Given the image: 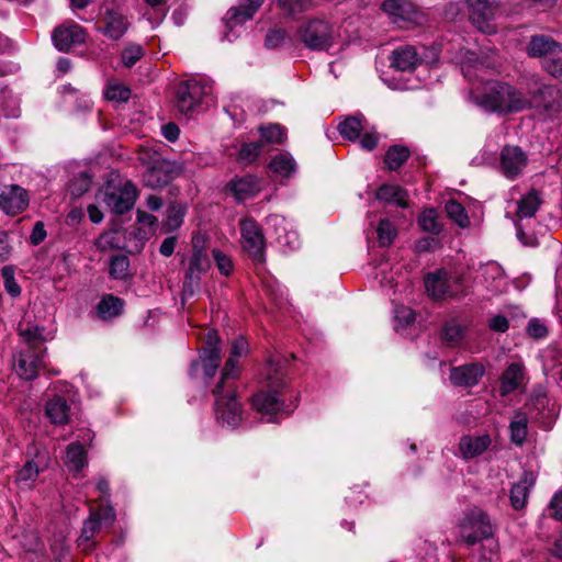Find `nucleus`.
<instances>
[{"label":"nucleus","instance_id":"nucleus-1","mask_svg":"<svg viewBox=\"0 0 562 562\" xmlns=\"http://www.w3.org/2000/svg\"><path fill=\"white\" fill-rule=\"evenodd\" d=\"M472 103L488 113L508 115L527 110L525 94L515 86L499 80H488L469 92Z\"/></svg>","mask_w":562,"mask_h":562},{"label":"nucleus","instance_id":"nucleus-2","mask_svg":"<svg viewBox=\"0 0 562 562\" xmlns=\"http://www.w3.org/2000/svg\"><path fill=\"white\" fill-rule=\"evenodd\" d=\"M240 376V369L234 362L226 361L215 386L212 390L214 396V415L216 422L229 428H236L243 420V405L237 394L236 382Z\"/></svg>","mask_w":562,"mask_h":562},{"label":"nucleus","instance_id":"nucleus-3","mask_svg":"<svg viewBox=\"0 0 562 562\" xmlns=\"http://www.w3.org/2000/svg\"><path fill=\"white\" fill-rule=\"evenodd\" d=\"M284 378V368L279 362L269 361L266 373V386L251 397L252 409L261 415L269 416V422H274L273 417L279 413L291 414L297 406L299 396H295L292 408L285 404L288 383Z\"/></svg>","mask_w":562,"mask_h":562},{"label":"nucleus","instance_id":"nucleus-4","mask_svg":"<svg viewBox=\"0 0 562 562\" xmlns=\"http://www.w3.org/2000/svg\"><path fill=\"white\" fill-rule=\"evenodd\" d=\"M138 160L146 168L143 173V183L150 189L169 186L183 173V167L177 161L165 159L159 153L142 148Z\"/></svg>","mask_w":562,"mask_h":562},{"label":"nucleus","instance_id":"nucleus-5","mask_svg":"<svg viewBox=\"0 0 562 562\" xmlns=\"http://www.w3.org/2000/svg\"><path fill=\"white\" fill-rule=\"evenodd\" d=\"M525 100L529 103L527 110L535 108L550 119H558L562 113V89L538 77H531L527 82Z\"/></svg>","mask_w":562,"mask_h":562},{"label":"nucleus","instance_id":"nucleus-6","mask_svg":"<svg viewBox=\"0 0 562 562\" xmlns=\"http://www.w3.org/2000/svg\"><path fill=\"white\" fill-rule=\"evenodd\" d=\"M192 251L183 273L182 297L193 296L200 288L202 274L211 268L206 252L205 240L202 236L192 237Z\"/></svg>","mask_w":562,"mask_h":562},{"label":"nucleus","instance_id":"nucleus-7","mask_svg":"<svg viewBox=\"0 0 562 562\" xmlns=\"http://www.w3.org/2000/svg\"><path fill=\"white\" fill-rule=\"evenodd\" d=\"M460 540L468 547L493 536V525L488 515L481 508L473 507L464 512L458 524Z\"/></svg>","mask_w":562,"mask_h":562},{"label":"nucleus","instance_id":"nucleus-8","mask_svg":"<svg viewBox=\"0 0 562 562\" xmlns=\"http://www.w3.org/2000/svg\"><path fill=\"white\" fill-rule=\"evenodd\" d=\"M203 340L204 346L200 350V360L191 362L189 374L194 376L201 366L204 376L211 379L215 375L221 362V338L215 329H209L204 334Z\"/></svg>","mask_w":562,"mask_h":562},{"label":"nucleus","instance_id":"nucleus-9","mask_svg":"<svg viewBox=\"0 0 562 562\" xmlns=\"http://www.w3.org/2000/svg\"><path fill=\"white\" fill-rule=\"evenodd\" d=\"M299 34L305 47L312 50H328L335 44L333 26L321 19L310 20L300 27Z\"/></svg>","mask_w":562,"mask_h":562},{"label":"nucleus","instance_id":"nucleus-10","mask_svg":"<svg viewBox=\"0 0 562 562\" xmlns=\"http://www.w3.org/2000/svg\"><path fill=\"white\" fill-rule=\"evenodd\" d=\"M460 277H451L443 269L428 273L425 278L426 292L432 300L452 299L462 295L463 291L460 289Z\"/></svg>","mask_w":562,"mask_h":562},{"label":"nucleus","instance_id":"nucleus-11","mask_svg":"<svg viewBox=\"0 0 562 562\" xmlns=\"http://www.w3.org/2000/svg\"><path fill=\"white\" fill-rule=\"evenodd\" d=\"M138 191L132 181L122 186L108 184L102 193V201L111 212L122 215L133 209Z\"/></svg>","mask_w":562,"mask_h":562},{"label":"nucleus","instance_id":"nucleus-12","mask_svg":"<svg viewBox=\"0 0 562 562\" xmlns=\"http://www.w3.org/2000/svg\"><path fill=\"white\" fill-rule=\"evenodd\" d=\"M114 519L115 513L112 507L90 512L89 517L83 521L77 540L78 547L85 553H90L97 547L95 537L101 531L102 520L112 524Z\"/></svg>","mask_w":562,"mask_h":562},{"label":"nucleus","instance_id":"nucleus-13","mask_svg":"<svg viewBox=\"0 0 562 562\" xmlns=\"http://www.w3.org/2000/svg\"><path fill=\"white\" fill-rule=\"evenodd\" d=\"M210 87L195 80L181 82L176 91V106L182 114H188L209 94Z\"/></svg>","mask_w":562,"mask_h":562},{"label":"nucleus","instance_id":"nucleus-14","mask_svg":"<svg viewBox=\"0 0 562 562\" xmlns=\"http://www.w3.org/2000/svg\"><path fill=\"white\" fill-rule=\"evenodd\" d=\"M243 248L252 261L262 263L265 261V237L261 228L252 218L240 222Z\"/></svg>","mask_w":562,"mask_h":562},{"label":"nucleus","instance_id":"nucleus-15","mask_svg":"<svg viewBox=\"0 0 562 562\" xmlns=\"http://www.w3.org/2000/svg\"><path fill=\"white\" fill-rule=\"evenodd\" d=\"M527 165L528 156L519 146L506 145L502 148L498 169L505 178L509 180L518 178Z\"/></svg>","mask_w":562,"mask_h":562},{"label":"nucleus","instance_id":"nucleus-16","mask_svg":"<svg viewBox=\"0 0 562 562\" xmlns=\"http://www.w3.org/2000/svg\"><path fill=\"white\" fill-rule=\"evenodd\" d=\"M55 47L60 52H68L74 46L86 41L85 29L76 23L58 25L52 35Z\"/></svg>","mask_w":562,"mask_h":562},{"label":"nucleus","instance_id":"nucleus-17","mask_svg":"<svg viewBox=\"0 0 562 562\" xmlns=\"http://www.w3.org/2000/svg\"><path fill=\"white\" fill-rule=\"evenodd\" d=\"M45 355L32 350H20L14 356V368L18 375L26 381L35 380L38 376V370L44 364Z\"/></svg>","mask_w":562,"mask_h":562},{"label":"nucleus","instance_id":"nucleus-18","mask_svg":"<svg viewBox=\"0 0 562 562\" xmlns=\"http://www.w3.org/2000/svg\"><path fill=\"white\" fill-rule=\"evenodd\" d=\"M29 194L18 184L5 187L0 193V207L8 215L22 213L29 206Z\"/></svg>","mask_w":562,"mask_h":562},{"label":"nucleus","instance_id":"nucleus-19","mask_svg":"<svg viewBox=\"0 0 562 562\" xmlns=\"http://www.w3.org/2000/svg\"><path fill=\"white\" fill-rule=\"evenodd\" d=\"M526 52L531 58H540L541 60H544L551 56L561 54L562 43L544 34L533 35L528 42Z\"/></svg>","mask_w":562,"mask_h":562},{"label":"nucleus","instance_id":"nucleus-20","mask_svg":"<svg viewBox=\"0 0 562 562\" xmlns=\"http://www.w3.org/2000/svg\"><path fill=\"white\" fill-rule=\"evenodd\" d=\"M485 369L479 363H467L453 367L450 370L449 380L456 386L472 387L479 383L484 375Z\"/></svg>","mask_w":562,"mask_h":562},{"label":"nucleus","instance_id":"nucleus-21","mask_svg":"<svg viewBox=\"0 0 562 562\" xmlns=\"http://www.w3.org/2000/svg\"><path fill=\"white\" fill-rule=\"evenodd\" d=\"M536 477L532 472L525 471L519 480L513 484L509 493L510 505L516 510L526 507L530 488L535 485Z\"/></svg>","mask_w":562,"mask_h":562},{"label":"nucleus","instance_id":"nucleus-22","mask_svg":"<svg viewBox=\"0 0 562 562\" xmlns=\"http://www.w3.org/2000/svg\"><path fill=\"white\" fill-rule=\"evenodd\" d=\"M102 22L103 34L112 41L120 40L130 25L126 16L115 9H106Z\"/></svg>","mask_w":562,"mask_h":562},{"label":"nucleus","instance_id":"nucleus-23","mask_svg":"<svg viewBox=\"0 0 562 562\" xmlns=\"http://www.w3.org/2000/svg\"><path fill=\"white\" fill-rule=\"evenodd\" d=\"M492 445V439L488 434L481 436L464 435L460 438L459 450L461 456L469 460L474 459L484 453Z\"/></svg>","mask_w":562,"mask_h":562},{"label":"nucleus","instance_id":"nucleus-24","mask_svg":"<svg viewBox=\"0 0 562 562\" xmlns=\"http://www.w3.org/2000/svg\"><path fill=\"white\" fill-rule=\"evenodd\" d=\"M45 414L54 425H67L70 417V405L66 397L55 395L45 406Z\"/></svg>","mask_w":562,"mask_h":562},{"label":"nucleus","instance_id":"nucleus-25","mask_svg":"<svg viewBox=\"0 0 562 562\" xmlns=\"http://www.w3.org/2000/svg\"><path fill=\"white\" fill-rule=\"evenodd\" d=\"M420 63L422 59L419 58L417 50L414 46L406 45L397 49H394L392 53L391 65L392 67L400 71H412Z\"/></svg>","mask_w":562,"mask_h":562},{"label":"nucleus","instance_id":"nucleus-26","mask_svg":"<svg viewBox=\"0 0 562 562\" xmlns=\"http://www.w3.org/2000/svg\"><path fill=\"white\" fill-rule=\"evenodd\" d=\"M263 0H243L234 8H231L227 13V23L231 26L243 24L246 21L252 19L254 14L262 5Z\"/></svg>","mask_w":562,"mask_h":562},{"label":"nucleus","instance_id":"nucleus-27","mask_svg":"<svg viewBox=\"0 0 562 562\" xmlns=\"http://www.w3.org/2000/svg\"><path fill=\"white\" fill-rule=\"evenodd\" d=\"M227 187L239 201L255 196L260 191L258 178L251 175L233 179Z\"/></svg>","mask_w":562,"mask_h":562},{"label":"nucleus","instance_id":"nucleus-28","mask_svg":"<svg viewBox=\"0 0 562 562\" xmlns=\"http://www.w3.org/2000/svg\"><path fill=\"white\" fill-rule=\"evenodd\" d=\"M125 302L113 294H104L97 304V314L103 321H110L123 313Z\"/></svg>","mask_w":562,"mask_h":562},{"label":"nucleus","instance_id":"nucleus-29","mask_svg":"<svg viewBox=\"0 0 562 562\" xmlns=\"http://www.w3.org/2000/svg\"><path fill=\"white\" fill-rule=\"evenodd\" d=\"M375 198L379 201H383L386 203H395L396 205H398L400 207H403V209L408 206L407 191L398 186H391V184L381 186L375 193Z\"/></svg>","mask_w":562,"mask_h":562},{"label":"nucleus","instance_id":"nucleus-30","mask_svg":"<svg viewBox=\"0 0 562 562\" xmlns=\"http://www.w3.org/2000/svg\"><path fill=\"white\" fill-rule=\"evenodd\" d=\"M470 7V18L477 25L493 19L495 0H467Z\"/></svg>","mask_w":562,"mask_h":562},{"label":"nucleus","instance_id":"nucleus-31","mask_svg":"<svg viewBox=\"0 0 562 562\" xmlns=\"http://www.w3.org/2000/svg\"><path fill=\"white\" fill-rule=\"evenodd\" d=\"M528 435V416L521 411H516L513 420L509 424V438L510 441L522 447L526 442Z\"/></svg>","mask_w":562,"mask_h":562},{"label":"nucleus","instance_id":"nucleus-32","mask_svg":"<svg viewBox=\"0 0 562 562\" xmlns=\"http://www.w3.org/2000/svg\"><path fill=\"white\" fill-rule=\"evenodd\" d=\"M524 368L519 363H510L501 378V395H507L514 392L522 379Z\"/></svg>","mask_w":562,"mask_h":562},{"label":"nucleus","instance_id":"nucleus-33","mask_svg":"<svg viewBox=\"0 0 562 562\" xmlns=\"http://www.w3.org/2000/svg\"><path fill=\"white\" fill-rule=\"evenodd\" d=\"M44 328L38 326L27 327L25 329H20L19 334L23 338V341L26 346L25 350H32L46 353L47 349L44 346L45 338L43 336Z\"/></svg>","mask_w":562,"mask_h":562},{"label":"nucleus","instance_id":"nucleus-34","mask_svg":"<svg viewBox=\"0 0 562 562\" xmlns=\"http://www.w3.org/2000/svg\"><path fill=\"white\" fill-rule=\"evenodd\" d=\"M541 201L539 194L535 189H532L517 202L516 215L519 218L532 217L537 213Z\"/></svg>","mask_w":562,"mask_h":562},{"label":"nucleus","instance_id":"nucleus-35","mask_svg":"<svg viewBox=\"0 0 562 562\" xmlns=\"http://www.w3.org/2000/svg\"><path fill=\"white\" fill-rule=\"evenodd\" d=\"M411 151L402 145H392L385 153L384 162L389 170H397L409 158Z\"/></svg>","mask_w":562,"mask_h":562},{"label":"nucleus","instance_id":"nucleus-36","mask_svg":"<svg viewBox=\"0 0 562 562\" xmlns=\"http://www.w3.org/2000/svg\"><path fill=\"white\" fill-rule=\"evenodd\" d=\"M86 449L80 442H72L66 451V463L70 470L79 472L86 465Z\"/></svg>","mask_w":562,"mask_h":562},{"label":"nucleus","instance_id":"nucleus-37","mask_svg":"<svg viewBox=\"0 0 562 562\" xmlns=\"http://www.w3.org/2000/svg\"><path fill=\"white\" fill-rule=\"evenodd\" d=\"M381 10L390 16L405 20L413 12V5L405 0H384Z\"/></svg>","mask_w":562,"mask_h":562},{"label":"nucleus","instance_id":"nucleus-38","mask_svg":"<svg viewBox=\"0 0 562 562\" xmlns=\"http://www.w3.org/2000/svg\"><path fill=\"white\" fill-rule=\"evenodd\" d=\"M186 213L187 206L183 203L178 201L170 202L166 211L167 218L165 222L168 231L178 229L183 223Z\"/></svg>","mask_w":562,"mask_h":562},{"label":"nucleus","instance_id":"nucleus-39","mask_svg":"<svg viewBox=\"0 0 562 562\" xmlns=\"http://www.w3.org/2000/svg\"><path fill=\"white\" fill-rule=\"evenodd\" d=\"M262 142H245L240 145L237 155L238 164L243 166H248L252 164L259 155L262 153Z\"/></svg>","mask_w":562,"mask_h":562},{"label":"nucleus","instance_id":"nucleus-40","mask_svg":"<svg viewBox=\"0 0 562 562\" xmlns=\"http://www.w3.org/2000/svg\"><path fill=\"white\" fill-rule=\"evenodd\" d=\"M295 161L289 154H279L269 164V168L282 177H290L295 171Z\"/></svg>","mask_w":562,"mask_h":562},{"label":"nucleus","instance_id":"nucleus-41","mask_svg":"<svg viewBox=\"0 0 562 562\" xmlns=\"http://www.w3.org/2000/svg\"><path fill=\"white\" fill-rule=\"evenodd\" d=\"M262 142L265 144H282L285 138V128L278 123L269 124L267 126H259L258 128Z\"/></svg>","mask_w":562,"mask_h":562},{"label":"nucleus","instance_id":"nucleus-42","mask_svg":"<svg viewBox=\"0 0 562 562\" xmlns=\"http://www.w3.org/2000/svg\"><path fill=\"white\" fill-rule=\"evenodd\" d=\"M418 224L423 231L434 235H439L442 231V225L438 221V213L434 207L426 209L422 212L418 216Z\"/></svg>","mask_w":562,"mask_h":562},{"label":"nucleus","instance_id":"nucleus-43","mask_svg":"<svg viewBox=\"0 0 562 562\" xmlns=\"http://www.w3.org/2000/svg\"><path fill=\"white\" fill-rule=\"evenodd\" d=\"M363 130L361 120L358 116H349L338 125L339 134L348 140H356Z\"/></svg>","mask_w":562,"mask_h":562},{"label":"nucleus","instance_id":"nucleus-44","mask_svg":"<svg viewBox=\"0 0 562 562\" xmlns=\"http://www.w3.org/2000/svg\"><path fill=\"white\" fill-rule=\"evenodd\" d=\"M446 212L450 220H452L458 226L465 228L470 225L469 216L465 212L464 206L456 200H449L446 203Z\"/></svg>","mask_w":562,"mask_h":562},{"label":"nucleus","instance_id":"nucleus-45","mask_svg":"<svg viewBox=\"0 0 562 562\" xmlns=\"http://www.w3.org/2000/svg\"><path fill=\"white\" fill-rule=\"evenodd\" d=\"M43 470L34 460L27 461L15 475V482L19 484L31 485L33 484L40 472Z\"/></svg>","mask_w":562,"mask_h":562},{"label":"nucleus","instance_id":"nucleus-46","mask_svg":"<svg viewBox=\"0 0 562 562\" xmlns=\"http://www.w3.org/2000/svg\"><path fill=\"white\" fill-rule=\"evenodd\" d=\"M376 234H378V241H379L380 246L389 247L396 238L397 231H396L394 224L390 220L382 218L379 222V225L376 228Z\"/></svg>","mask_w":562,"mask_h":562},{"label":"nucleus","instance_id":"nucleus-47","mask_svg":"<svg viewBox=\"0 0 562 562\" xmlns=\"http://www.w3.org/2000/svg\"><path fill=\"white\" fill-rule=\"evenodd\" d=\"M130 259L125 255L111 258L109 273L112 279L124 280L128 277Z\"/></svg>","mask_w":562,"mask_h":562},{"label":"nucleus","instance_id":"nucleus-48","mask_svg":"<svg viewBox=\"0 0 562 562\" xmlns=\"http://www.w3.org/2000/svg\"><path fill=\"white\" fill-rule=\"evenodd\" d=\"M464 336V327L454 321L448 322L442 327V340L448 346H457L459 345Z\"/></svg>","mask_w":562,"mask_h":562},{"label":"nucleus","instance_id":"nucleus-49","mask_svg":"<svg viewBox=\"0 0 562 562\" xmlns=\"http://www.w3.org/2000/svg\"><path fill=\"white\" fill-rule=\"evenodd\" d=\"M145 55V49L136 43H128L121 53V61L124 67L132 68Z\"/></svg>","mask_w":562,"mask_h":562},{"label":"nucleus","instance_id":"nucleus-50","mask_svg":"<svg viewBox=\"0 0 562 562\" xmlns=\"http://www.w3.org/2000/svg\"><path fill=\"white\" fill-rule=\"evenodd\" d=\"M288 41H290L288 32L284 29L274 27L267 32L265 46L269 49H276L282 47Z\"/></svg>","mask_w":562,"mask_h":562},{"label":"nucleus","instance_id":"nucleus-51","mask_svg":"<svg viewBox=\"0 0 562 562\" xmlns=\"http://www.w3.org/2000/svg\"><path fill=\"white\" fill-rule=\"evenodd\" d=\"M1 273L7 293L12 297H19L21 295V286L15 280L14 268L12 266H4Z\"/></svg>","mask_w":562,"mask_h":562},{"label":"nucleus","instance_id":"nucleus-52","mask_svg":"<svg viewBox=\"0 0 562 562\" xmlns=\"http://www.w3.org/2000/svg\"><path fill=\"white\" fill-rule=\"evenodd\" d=\"M541 68L552 78L562 81V57L560 54L541 60Z\"/></svg>","mask_w":562,"mask_h":562},{"label":"nucleus","instance_id":"nucleus-53","mask_svg":"<svg viewBox=\"0 0 562 562\" xmlns=\"http://www.w3.org/2000/svg\"><path fill=\"white\" fill-rule=\"evenodd\" d=\"M394 318L402 327H408L414 324L416 313L408 306L397 305L394 310Z\"/></svg>","mask_w":562,"mask_h":562},{"label":"nucleus","instance_id":"nucleus-54","mask_svg":"<svg viewBox=\"0 0 562 562\" xmlns=\"http://www.w3.org/2000/svg\"><path fill=\"white\" fill-rule=\"evenodd\" d=\"M213 257L217 269L224 276H229L233 272V261L220 249H213Z\"/></svg>","mask_w":562,"mask_h":562},{"label":"nucleus","instance_id":"nucleus-55","mask_svg":"<svg viewBox=\"0 0 562 562\" xmlns=\"http://www.w3.org/2000/svg\"><path fill=\"white\" fill-rule=\"evenodd\" d=\"M527 334L535 339H542L548 335L547 326L538 318H531L527 325Z\"/></svg>","mask_w":562,"mask_h":562},{"label":"nucleus","instance_id":"nucleus-56","mask_svg":"<svg viewBox=\"0 0 562 562\" xmlns=\"http://www.w3.org/2000/svg\"><path fill=\"white\" fill-rule=\"evenodd\" d=\"M279 7L289 15L303 12L308 0H277Z\"/></svg>","mask_w":562,"mask_h":562},{"label":"nucleus","instance_id":"nucleus-57","mask_svg":"<svg viewBox=\"0 0 562 562\" xmlns=\"http://www.w3.org/2000/svg\"><path fill=\"white\" fill-rule=\"evenodd\" d=\"M105 95L111 101L126 102L131 97V90L124 86L109 87Z\"/></svg>","mask_w":562,"mask_h":562},{"label":"nucleus","instance_id":"nucleus-58","mask_svg":"<svg viewBox=\"0 0 562 562\" xmlns=\"http://www.w3.org/2000/svg\"><path fill=\"white\" fill-rule=\"evenodd\" d=\"M248 344L245 338H236L232 344L231 356L226 361H233L235 367H238V358L247 351Z\"/></svg>","mask_w":562,"mask_h":562},{"label":"nucleus","instance_id":"nucleus-59","mask_svg":"<svg viewBox=\"0 0 562 562\" xmlns=\"http://www.w3.org/2000/svg\"><path fill=\"white\" fill-rule=\"evenodd\" d=\"M550 517L562 521V490L558 491L549 503Z\"/></svg>","mask_w":562,"mask_h":562},{"label":"nucleus","instance_id":"nucleus-60","mask_svg":"<svg viewBox=\"0 0 562 562\" xmlns=\"http://www.w3.org/2000/svg\"><path fill=\"white\" fill-rule=\"evenodd\" d=\"M46 238V231L44 223L38 221L34 224L32 233L30 235V243L33 246L40 245Z\"/></svg>","mask_w":562,"mask_h":562},{"label":"nucleus","instance_id":"nucleus-61","mask_svg":"<svg viewBox=\"0 0 562 562\" xmlns=\"http://www.w3.org/2000/svg\"><path fill=\"white\" fill-rule=\"evenodd\" d=\"M12 252V247L9 243V234L5 231H0V261H7Z\"/></svg>","mask_w":562,"mask_h":562},{"label":"nucleus","instance_id":"nucleus-62","mask_svg":"<svg viewBox=\"0 0 562 562\" xmlns=\"http://www.w3.org/2000/svg\"><path fill=\"white\" fill-rule=\"evenodd\" d=\"M488 327L493 331L505 333L509 328V323L504 315H496L490 319Z\"/></svg>","mask_w":562,"mask_h":562},{"label":"nucleus","instance_id":"nucleus-63","mask_svg":"<svg viewBox=\"0 0 562 562\" xmlns=\"http://www.w3.org/2000/svg\"><path fill=\"white\" fill-rule=\"evenodd\" d=\"M164 137L169 142H176L179 137L180 130L176 123H167L161 127Z\"/></svg>","mask_w":562,"mask_h":562},{"label":"nucleus","instance_id":"nucleus-64","mask_svg":"<svg viewBox=\"0 0 562 562\" xmlns=\"http://www.w3.org/2000/svg\"><path fill=\"white\" fill-rule=\"evenodd\" d=\"M177 245V237L176 236H169L165 238L159 247V252L165 257H170L176 248Z\"/></svg>","mask_w":562,"mask_h":562}]
</instances>
